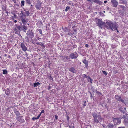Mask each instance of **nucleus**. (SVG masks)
<instances>
[{
    "label": "nucleus",
    "instance_id": "nucleus-1",
    "mask_svg": "<svg viewBox=\"0 0 128 128\" xmlns=\"http://www.w3.org/2000/svg\"><path fill=\"white\" fill-rule=\"evenodd\" d=\"M92 116L93 117L92 123L93 124H97L102 122L103 120L99 112H92Z\"/></svg>",
    "mask_w": 128,
    "mask_h": 128
},
{
    "label": "nucleus",
    "instance_id": "nucleus-2",
    "mask_svg": "<svg viewBox=\"0 0 128 128\" xmlns=\"http://www.w3.org/2000/svg\"><path fill=\"white\" fill-rule=\"evenodd\" d=\"M95 20L97 26L100 27L101 29H102V26L104 25L105 24V22H102V20L100 19L96 18Z\"/></svg>",
    "mask_w": 128,
    "mask_h": 128
},
{
    "label": "nucleus",
    "instance_id": "nucleus-3",
    "mask_svg": "<svg viewBox=\"0 0 128 128\" xmlns=\"http://www.w3.org/2000/svg\"><path fill=\"white\" fill-rule=\"evenodd\" d=\"M121 119V118H113L112 119V120L114 125L115 126H117L120 123Z\"/></svg>",
    "mask_w": 128,
    "mask_h": 128
},
{
    "label": "nucleus",
    "instance_id": "nucleus-4",
    "mask_svg": "<svg viewBox=\"0 0 128 128\" xmlns=\"http://www.w3.org/2000/svg\"><path fill=\"white\" fill-rule=\"evenodd\" d=\"M26 35L31 39L33 38L34 36V34L33 31L30 30H28L26 33Z\"/></svg>",
    "mask_w": 128,
    "mask_h": 128
},
{
    "label": "nucleus",
    "instance_id": "nucleus-5",
    "mask_svg": "<svg viewBox=\"0 0 128 128\" xmlns=\"http://www.w3.org/2000/svg\"><path fill=\"white\" fill-rule=\"evenodd\" d=\"M78 56V54L76 52H75L74 53L70 54L69 56L72 59H76Z\"/></svg>",
    "mask_w": 128,
    "mask_h": 128
},
{
    "label": "nucleus",
    "instance_id": "nucleus-6",
    "mask_svg": "<svg viewBox=\"0 0 128 128\" xmlns=\"http://www.w3.org/2000/svg\"><path fill=\"white\" fill-rule=\"evenodd\" d=\"M106 24L109 26V28L113 30V24L112 22L109 21H107L106 22Z\"/></svg>",
    "mask_w": 128,
    "mask_h": 128
},
{
    "label": "nucleus",
    "instance_id": "nucleus-7",
    "mask_svg": "<svg viewBox=\"0 0 128 128\" xmlns=\"http://www.w3.org/2000/svg\"><path fill=\"white\" fill-rule=\"evenodd\" d=\"M115 98L118 101L121 102L123 103H124V100L120 96L118 95H116L115 96Z\"/></svg>",
    "mask_w": 128,
    "mask_h": 128
},
{
    "label": "nucleus",
    "instance_id": "nucleus-8",
    "mask_svg": "<svg viewBox=\"0 0 128 128\" xmlns=\"http://www.w3.org/2000/svg\"><path fill=\"white\" fill-rule=\"evenodd\" d=\"M16 120L22 123L24 122V120L23 118V117L22 116H19L16 118Z\"/></svg>",
    "mask_w": 128,
    "mask_h": 128
},
{
    "label": "nucleus",
    "instance_id": "nucleus-9",
    "mask_svg": "<svg viewBox=\"0 0 128 128\" xmlns=\"http://www.w3.org/2000/svg\"><path fill=\"white\" fill-rule=\"evenodd\" d=\"M111 2L114 7H116L118 5V2L116 0H111Z\"/></svg>",
    "mask_w": 128,
    "mask_h": 128
},
{
    "label": "nucleus",
    "instance_id": "nucleus-10",
    "mask_svg": "<svg viewBox=\"0 0 128 128\" xmlns=\"http://www.w3.org/2000/svg\"><path fill=\"white\" fill-rule=\"evenodd\" d=\"M20 46L22 50L24 52H26L27 50V48L26 46L24 43H21Z\"/></svg>",
    "mask_w": 128,
    "mask_h": 128
},
{
    "label": "nucleus",
    "instance_id": "nucleus-11",
    "mask_svg": "<svg viewBox=\"0 0 128 128\" xmlns=\"http://www.w3.org/2000/svg\"><path fill=\"white\" fill-rule=\"evenodd\" d=\"M20 19L23 24H27V19H25L24 18H23L22 16H20Z\"/></svg>",
    "mask_w": 128,
    "mask_h": 128
},
{
    "label": "nucleus",
    "instance_id": "nucleus-12",
    "mask_svg": "<svg viewBox=\"0 0 128 128\" xmlns=\"http://www.w3.org/2000/svg\"><path fill=\"white\" fill-rule=\"evenodd\" d=\"M106 127L108 128H116V126L114 124L111 123H109L107 125Z\"/></svg>",
    "mask_w": 128,
    "mask_h": 128
},
{
    "label": "nucleus",
    "instance_id": "nucleus-13",
    "mask_svg": "<svg viewBox=\"0 0 128 128\" xmlns=\"http://www.w3.org/2000/svg\"><path fill=\"white\" fill-rule=\"evenodd\" d=\"M82 62L85 64V66L86 68L88 69V60L86 59H84L82 61Z\"/></svg>",
    "mask_w": 128,
    "mask_h": 128
},
{
    "label": "nucleus",
    "instance_id": "nucleus-14",
    "mask_svg": "<svg viewBox=\"0 0 128 128\" xmlns=\"http://www.w3.org/2000/svg\"><path fill=\"white\" fill-rule=\"evenodd\" d=\"M69 70L70 71L74 73H75L76 72L75 69L72 66H71L70 68L69 69Z\"/></svg>",
    "mask_w": 128,
    "mask_h": 128
},
{
    "label": "nucleus",
    "instance_id": "nucleus-15",
    "mask_svg": "<svg viewBox=\"0 0 128 128\" xmlns=\"http://www.w3.org/2000/svg\"><path fill=\"white\" fill-rule=\"evenodd\" d=\"M124 124L126 125H128V117H127L124 119Z\"/></svg>",
    "mask_w": 128,
    "mask_h": 128
},
{
    "label": "nucleus",
    "instance_id": "nucleus-16",
    "mask_svg": "<svg viewBox=\"0 0 128 128\" xmlns=\"http://www.w3.org/2000/svg\"><path fill=\"white\" fill-rule=\"evenodd\" d=\"M5 93L7 95H9L10 94V91L8 88L6 89L5 91Z\"/></svg>",
    "mask_w": 128,
    "mask_h": 128
},
{
    "label": "nucleus",
    "instance_id": "nucleus-17",
    "mask_svg": "<svg viewBox=\"0 0 128 128\" xmlns=\"http://www.w3.org/2000/svg\"><path fill=\"white\" fill-rule=\"evenodd\" d=\"M24 11H25V13L27 16H28L30 14V13L28 10L24 9Z\"/></svg>",
    "mask_w": 128,
    "mask_h": 128
},
{
    "label": "nucleus",
    "instance_id": "nucleus-18",
    "mask_svg": "<svg viewBox=\"0 0 128 128\" xmlns=\"http://www.w3.org/2000/svg\"><path fill=\"white\" fill-rule=\"evenodd\" d=\"M120 3L123 4H126L127 3V2L124 0H120Z\"/></svg>",
    "mask_w": 128,
    "mask_h": 128
},
{
    "label": "nucleus",
    "instance_id": "nucleus-19",
    "mask_svg": "<svg viewBox=\"0 0 128 128\" xmlns=\"http://www.w3.org/2000/svg\"><path fill=\"white\" fill-rule=\"evenodd\" d=\"M14 113L16 114L17 117H18L20 115V114L18 111L16 110L14 111Z\"/></svg>",
    "mask_w": 128,
    "mask_h": 128
},
{
    "label": "nucleus",
    "instance_id": "nucleus-20",
    "mask_svg": "<svg viewBox=\"0 0 128 128\" xmlns=\"http://www.w3.org/2000/svg\"><path fill=\"white\" fill-rule=\"evenodd\" d=\"M14 31L16 32L15 34H18L19 35V34H20V36H21L20 35V31H19L18 32V30L16 28H14Z\"/></svg>",
    "mask_w": 128,
    "mask_h": 128
},
{
    "label": "nucleus",
    "instance_id": "nucleus-21",
    "mask_svg": "<svg viewBox=\"0 0 128 128\" xmlns=\"http://www.w3.org/2000/svg\"><path fill=\"white\" fill-rule=\"evenodd\" d=\"M26 24H23V25H22V28L25 30H26L28 28L27 26H26Z\"/></svg>",
    "mask_w": 128,
    "mask_h": 128
},
{
    "label": "nucleus",
    "instance_id": "nucleus-22",
    "mask_svg": "<svg viewBox=\"0 0 128 128\" xmlns=\"http://www.w3.org/2000/svg\"><path fill=\"white\" fill-rule=\"evenodd\" d=\"M35 7L37 9L40 10V9L41 6L40 4L36 5V6Z\"/></svg>",
    "mask_w": 128,
    "mask_h": 128
},
{
    "label": "nucleus",
    "instance_id": "nucleus-23",
    "mask_svg": "<svg viewBox=\"0 0 128 128\" xmlns=\"http://www.w3.org/2000/svg\"><path fill=\"white\" fill-rule=\"evenodd\" d=\"M40 84L38 82H35L34 84V87H36L37 86Z\"/></svg>",
    "mask_w": 128,
    "mask_h": 128
},
{
    "label": "nucleus",
    "instance_id": "nucleus-24",
    "mask_svg": "<svg viewBox=\"0 0 128 128\" xmlns=\"http://www.w3.org/2000/svg\"><path fill=\"white\" fill-rule=\"evenodd\" d=\"M125 8V7L123 6L120 5L118 6V8H122L123 10H124Z\"/></svg>",
    "mask_w": 128,
    "mask_h": 128
},
{
    "label": "nucleus",
    "instance_id": "nucleus-25",
    "mask_svg": "<svg viewBox=\"0 0 128 128\" xmlns=\"http://www.w3.org/2000/svg\"><path fill=\"white\" fill-rule=\"evenodd\" d=\"M29 37L27 36L26 37L25 39L26 42H29Z\"/></svg>",
    "mask_w": 128,
    "mask_h": 128
},
{
    "label": "nucleus",
    "instance_id": "nucleus-26",
    "mask_svg": "<svg viewBox=\"0 0 128 128\" xmlns=\"http://www.w3.org/2000/svg\"><path fill=\"white\" fill-rule=\"evenodd\" d=\"M8 71L6 70H3V74H7Z\"/></svg>",
    "mask_w": 128,
    "mask_h": 128
},
{
    "label": "nucleus",
    "instance_id": "nucleus-27",
    "mask_svg": "<svg viewBox=\"0 0 128 128\" xmlns=\"http://www.w3.org/2000/svg\"><path fill=\"white\" fill-rule=\"evenodd\" d=\"M93 1L95 3H96L97 4H100L101 2L98 0H93Z\"/></svg>",
    "mask_w": 128,
    "mask_h": 128
},
{
    "label": "nucleus",
    "instance_id": "nucleus-28",
    "mask_svg": "<svg viewBox=\"0 0 128 128\" xmlns=\"http://www.w3.org/2000/svg\"><path fill=\"white\" fill-rule=\"evenodd\" d=\"M16 28L18 29L19 30V31L20 30L21 31L22 30V28L20 26H16Z\"/></svg>",
    "mask_w": 128,
    "mask_h": 128
},
{
    "label": "nucleus",
    "instance_id": "nucleus-29",
    "mask_svg": "<svg viewBox=\"0 0 128 128\" xmlns=\"http://www.w3.org/2000/svg\"><path fill=\"white\" fill-rule=\"evenodd\" d=\"M25 0L26 2L29 5H30L31 4V2L30 0Z\"/></svg>",
    "mask_w": 128,
    "mask_h": 128
},
{
    "label": "nucleus",
    "instance_id": "nucleus-30",
    "mask_svg": "<svg viewBox=\"0 0 128 128\" xmlns=\"http://www.w3.org/2000/svg\"><path fill=\"white\" fill-rule=\"evenodd\" d=\"M88 82L90 81L91 83H92V80L90 76L88 77Z\"/></svg>",
    "mask_w": 128,
    "mask_h": 128
},
{
    "label": "nucleus",
    "instance_id": "nucleus-31",
    "mask_svg": "<svg viewBox=\"0 0 128 128\" xmlns=\"http://www.w3.org/2000/svg\"><path fill=\"white\" fill-rule=\"evenodd\" d=\"M119 110H120L123 113H124L125 112V111L124 110L123 108L122 107H121L120 108Z\"/></svg>",
    "mask_w": 128,
    "mask_h": 128
},
{
    "label": "nucleus",
    "instance_id": "nucleus-32",
    "mask_svg": "<svg viewBox=\"0 0 128 128\" xmlns=\"http://www.w3.org/2000/svg\"><path fill=\"white\" fill-rule=\"evenodd\" d=\"M38 31L41 34L42 36L43 35L42 34V31L41 29H38Z\"/></svg>",
    "mask_w": 128,
    "mask_h": 128
},
{
    "label": "nucleus",
    "instance_id": "nucleus-33",
    "mask_svg": "<svg viewBox=\"0 0 128 128\" xmlns=\"http://www.w3.org/2000/svg\"><path fill=\"white\" fill-rule=\"evenodd\" d=\"M24 0H22L21 2V6H24Z\"/></svg>",
    "mask_w": 128,
    "mask_h": 128
},
{
    "label": "nucleus",
    "instance_id": "nucleus-34",
    "mask_svg": "<svg viewBox=\"0 0 128 128\" xmlns=\"http://www.w3.org/2000/svg\"><path fill=\"white\" fill-rule=\"evenodd\" d=\"M71 32L70 31L68 33V35H69L70 36H71L72 35H73L74 34L73 32Z\"/></svg>",
    "mask_w": 128,
    "mask_h": 128
},
{
    "label": "nucleus",
    "instance_id": "nucleus-35",
    "mask_svg": "<svg viewBox=\"0 0 128 128\" xmlns=\"http://www.w3.org/2000/svg\"><path fill=\"white\" fill-rule=\"evenodd\" d=\"M62 58L64 61L66 62H67L68 61L66 59V58L65 56L63 57Z\"/></svg>",
    "mask_w": 128,
    "mask_h": 128
},
{
    "label": "nucleus",
    "instance_id": "nucleus-36",
    "mask_svg": "<svg viewBox=\"0 0 128 128\" xmlns=\"http://www.w3.org/2000/svg\"><path fill=\"white\" fill-rule=\"evenodd\" d=\"M70 8V7L68 6H67L65 9V11L66 12Z\"/></svg>",
    "mask_w": 128,
    "mask_h": 128
},
{
    "label": "nucleus",
    "instance_id": "nucleus-37",
    "mask_svg": "<svg viewBox=\"0 0 128 128\" xmlns=\"http://www.w3.org/2000/svg\"><path fill=\"white\" fill-rule=\"evenodd\" d=\"M113 28L114 30H117V27L116 25L114 26V27L113 26Z\"/></svg>",
    "mask_w": 128,
    "mask_h": 128
},
{
    "label": "nucleus",
    "instance_id": "nucleus-38",
    "mask_svg": "<svg viewBox=\"0 0 128 128\" xmlns=\"http://www.w3.org/2000/svg\"><path fill=\"white\" fill-rule=\"evenodd\" d=\"M86 101H84V104H83V107L84 108L86 106Z\"/></svg>",
    "mask_w": 128,
    "mask_h": 128
},
{
    "label": "nucleus",
    "instance_id": "nucleus-39",
    "mask_svg": "<svg viewBox=\"0 0 128 128\" xmlns=\"http://www.w3.org/2000/svg\"><path fill=\"white\" fill-rule=\"evenodd\" d=\"M26 16V15L24 14V13L22 14V15L21 16H22L23 18H24Z\"/></svg>",
    "mask_w": 128,
    "mask_h": 128
},
{
    "label": "nucleus",
    "instance_id": "nucleus-40",
    "mask_svg": "<svg viewBox=\"0 0 128 128\" xmlns=\"http://www.w3.org/2000/svg\"><path fill=\"white\" fill-rule=\"evenodd\" d=\"M102 72L103 73L105 74V75H106L107 74V73H106V72L104 71H102Z\"/></svg>",
    "mask_w": 128,
    "mask_h": 128
},
{
    "label": "nucleus",
    "instance_id": "nucleus-41",
    "mask_svg": "<svg viewBox=\"0 0 128 128\" xmlns=\"http://www.w3.org/2000/svg\"><path fill=\"white\" fill-rule=\"evenodd\" d=\"M65 58H66V60H67L68 61V60H69V59H70V58H69L68 56H65Z\"/></svg>",
    "mask_w": 128,
    "mask_h": 128
},
{
    "label": "nucleus",
    "instance_id": "nucleus-42",
    "mask_svg": "<svg viewBox=\"0 0 128 128\" xmlns=\"http://www.w3.org/2000/svg\"><path fill=\"white\" fill-rule=\"evenodd\" d=\"M49 78L50 80H53V78L52 77L51 75H50V76H49Z\"/></svg>",
    "mask_w": 128,
    "mask_h": 128
},
{
    "label": "nucleus",
    "instance_id": "nucleus-43",
    "mask_svg": "<svg viewBox=\"0 0 128 128\" xmlns=\"http://www.w3.org/2000/svg\"><path fill=\"white\" fill-rule=\"evenodd\" d=\"M96 92L97 94H101V93L100 92H99L97 90H96Z\"/></svg>",
    "mask_w": 128,
    "mask_h": 128
},
{
    "label": "nucleus",
    "instance_id": "nucleus-44",
    "mask_svg": "<svg viewBox=\"0 0 128 128\" xmlns=\"http://www.w3.org/2000/svg\"><path fill=\"white\" fill-rule=\"evenodd\" d=\"M84 75V77H85L86 78H88V77L89 76H86V74H84L83 75Z\"/></svg>",
    "mask_w": 128,
    "mask_h": 128
},
{
    "label": "nucleus",
    "instance_id": "nucleus-45",
    "mask_svg": "<svg viewBox=\"0 0 128 128\" xmlns=\"http://www.w3.org/2000/svg\"><path fill=\"white\" fill-rule=\"evenodd\" d=\"M37 119L36 118L34 117L32 118V120H34Z\"/></svg>",
    "mask_w": 128,
    "mask_h": 128
},
{
    "label": "nucleus",
    "instance_id": "nucleus-46",
    "mask_svg": "<svg viewBox=\"0 0 128 128\" xmlns=\"http://www.w3.org/2000/svg\"><path fill=\"white\" fill-rule=\"evenodd\" d=\"M69 118H70L68 116H66V118H67V119L68 121L69 120Z\"/></svg>",
    "mask_w": 128,
    "mask_h": 128
},
{
    "label": "nucleus",
    "instance_id": "nucleus-47",
    "mask_svg": "<svg viewBox=\"0 0 128 128\" xmlns=\"http://www.w3.org/2000/svg\"><path fill=\"white\" fill-rule=\"evenodd\" d=\"M55 117L56 120H57L58 119V116L57 115H55Z\"/></svg>",
    "mask_w": 128,
    "mask_h": 128
},
{
    "label": "nucleus",
    "instance_id": "nucleus-48",
    "mask_svg": "<svg viewBox=\"0 0 128 128\" xmlns=\"http://www.w3.org/2000/svg\"><path fill=\"white\" fill-rule=\"evenodd\" d=\"M114 73L115 74H116L118 72V71L117 70H114Z\"/></svg>",
    "mask_w": 128,
    "mask_h": 128
},
{
    "label": "nucleus",
    "instance_id": "nucleus-49",
    "mask_svg": "<svg viewBox=\"0 0 128 128\" xmlns=\"http://www.w3.org/2000/svg\"><path fill=\"white\" fill-rule=\"evenodd\" d=\"M41 44L40 45H41L42 46H43L44 47H45V46H44V44L43 43H42V42L41 43Z\"/></svg>",
    "mask_w": 128,
    "mask_h": 128
},
{
    "label": "nucleus",
    "instance_id": "nucleus-50",
    "mask_svg": "<svg viewBox=\"0 0 128 128\" xmlns=\"http://www.w3.org/2000/svg\"><path fill=\"white\" fill-rule=\"evenodd\" d=\"M72 29H73V30H74V29H75V28H76V26H73L72 27Z\"/></svg>",
    "mask_w": 128,
    "mask_h": 128
},
{
    "label": "nucleus",
    "instance_id": "nucleus-51",
    "mask_svg": "<svg viewBox=\"0 0 128 128\" xmlns=\"http://www.w3.org/2000/svg\"><path fill=\"white\" fill-rule=\"evenodd\" d=\"M22 30L24 32H26V30H25L22 28Z\"/></svg>",
    "mask_w": 128,
    "mask_h": 128
},
{
    "label": "nucleus",
    "instance_id": "nucleus-52",
    "mask_svg": "<svg viewBox=\"0 0 128 128\" xmlns=\"http://www.w3.org/2000/svg\"><path fill=\"white\" fill-rule=\"evenodd\" d=\"M118 128H125L124 126H121L118 127Z\"/></svg>",
    "mask_w": 128,
    "mask_h": 128
},
{
    "label": "nucleus",
    "instance_id": "nucleus-53",
    "mask_svg": "<svg viewBox=\"0 0 128 128\" xmlns=\"http://www.w3.org/2000/svg\"><path fill=\"white\" fill-rule=\"evenodd\" d=\"M51 88V86H48V90H49Z\"/></svg>",
    "mask_w": 128,
    "mask_h": 128
},
{
    "label": "nucleus",
    "instance_id": "nucleus-54",
    "mask_svg": "<svg viewBox=\"0 0 128 128\" xmlns=\"http://www.w3.org/2000/svg\"><path fill=\"white\" fill-rule=\"evenodd\" d=\"M36 44L38 45H40L41 44H40L39 42H37L36 43Z\"/></svg>",
    "mask_w": 128,
    "mask_h": 128
},
{
    "label": "nucleus",
    "instance_id": "nucleus-55",
    "mask_svg": "<svg viewBox=\"0 0 128 128\" xmlns=\"http://www.w3.org/2000/svg\"><path fill=\"white\" fill-rule=\"evenodd\" d=\"M85 47L86 48H88V45L87 44H85Z\"/></svg>",
    "mask_w": 128,
    "mask_h": 128
},
{
    "label": "nucleus",
    "instance_id": "nucleus-56",
    "mask_svg": "<svg viewBox=\"0 0 128 128\" xmlns=\"http://www.w3.org/2000/svg\"><path fill=\"white\" fill-rule=\"evenodd\" d=\"M44 110H42L41 111V113H44Z\"/></svg>",
    "mask_w": 128,
    "mask_h": 128
},
{
    "label": "nucleus",
    "instance_id": "nucleus-57",
    "mask_svg": "<svg viewBox=\"0 0 128 128\" xmlns=\"http://www.w3.org/2000/svg\"><path fill=\"white\" fill-rule=\"evenodd\" d=\"M25 56H26V57H28V54L27 53H26L25 54Z\"/></svg>",
    "mask_w": 128,
    "mask_h": 128
},
{
    "label": "nucleus",
    "instance_id": "nucleus-58",
    "mask_svg": "<svg viewBox=\"0 0 128 128\" xmlns=\"http://www.w3.org/2000/svg\"><path fill=\"white\" fill-rule=\"evenodd\" d=\"M73 30L75 32H76L77 31V30L76 28L74 29V30Z\"/></svg>",
    "mask_w": 128,
    "mask_h": 128
},
{
    "label": "nucleus",
    "instance_id": "nucleus-59",
    "mask_svg": "<svg viewBox=\"0 0 128 128\" xmlns=\"http://www.w3.org/2000/svg\"><path fill=\"white\" fill-rule=\"evenodd\" d=\"M122 118H124V119H125V118H126V116L124 115L123 116Z\"/></svg>",
    "mask_w": 128,
    "mask_h": 128
},
{
    "label": "nucleus",
    "instance_id": "nucleus-60",
    "mask_svg": "<svg viewBox=\"0 0 128 128\" xmlns=\"http://www.w3.org/2000/svg\"><path fill=\"white\" fill-rule=\"evenodd\" d=\"M110 9V8L109 7H106V10H109Z\"/></svg>",
    "mask_w": 128,
    "mask_h": 128
},
{
    "label": "nucleus",
    "instance_id": "nucleus-61",
    "mask_svg": "<svg viewBox=\"0 0 128 128\" xmlns=\"http://www.w3.org/2000/svg\"><path fill=\"white\" fill-rule=\"evenodd\" d=\"M40 117V115H38L37 117L36 118L37 119H38Z\"/></svg>",
    "mask_w": 128,
    "mask_h": 128
},
{
    "label": "nucleus",
    "instance_id": "nucleus-62",
    "mask_svg": "<svg viewBox=\"0 0 128 128\" xmlns=\"http://www.w3.org/2000/svg\"><path fill=\"white\" fill-rule=\"evenodd\" d=\"M107 2V0H105L104 1V3L106 4Z\"/></svg>",
    "mask_w": 128,
    "mask_h": 128
},
{
    "label": "nucleus",
    "instance_id": "nucleus-63",
    "mask_svg": "<svg viewBox=\"0 0 128 128\" xmlns=\"http://www.w3.org/2000/svg\"><path fill=\"white\" fill-rule=\"evenodd\" d=\"M14 22H15V23H16L17 22V21L16 20H15L14 21Z\"/></svg>",
    "mask_w": 128,
    "mask_h": 128
},
{
    "label": "nucleus",
    "instance_id": "nucleus-64",
    "mask_svg": "<svg viewBox=\"0 0 128 128\" xmlns=\"http://www.w3.org/2000/svg\"><path fill=\"white\" fill-rule=\"evenodd\" d=\"M75 128L74 127V126H72L71 128Z\"/></svg>",
    "mask_w": 128,
    "mask_h": 128
}]
</instances>
